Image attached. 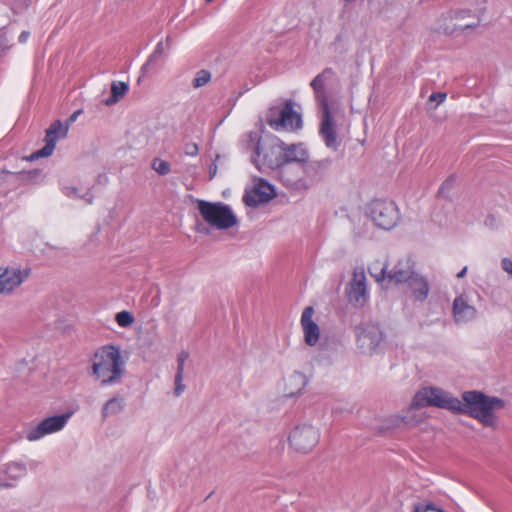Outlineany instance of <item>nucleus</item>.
Listing matches in <instances>:
<instances>
[{"label":"nucleus","mask_w":512,"mask_h":512,"mask_svg":"<svg viewBox=\"0 0 512 512\" xmlns=\"http://www.w3.org/2000/svg\"><path fill=\"white\" fill-rule=\"evenodd\" d=\"M428 406L468 415L486 427L495 428L497 418L494 411L503 409L505 401L476 390L465 391L460 400L441 388L424 387L414 395L410 407L418 409Z\"/></svg>","instance_id":"obj_1"},{"label":"nucleus","mask_w":512,"mask_h":512,"mask_svg":"<svg viewBox=\"0 0 512 512\" xmlns=\"http://www.w3.org/2000/svg\"><path fill=\"white\" fill-rule=\"evenodd\" d=\"M91 361L92 375L100 381L101 385H114L121 382L125 374V361L119 347L102 346L93 354Z\"/></svg>","instance_id":"obj_2"},{"label":"nucleus","mask_w":512,"mask_h":512,"mask_svg":"<svg viewBox=\"0 0 512 512\" xmlns=\"http://www.w3.org/2000/svg\"><path fill=\"white\" fill-rule=\"evenodd\" d=\"M247 148L254 150L252 162L259 171L267 169L277 170L283 165V149L282 141L263 146L261 137L258 132H250L248 134Z\"/></svg>","instance_id":"obj_3"},{"label":"nucleus","mask_w":512,"mask_h":512,"mask_svg":"<svg viewBox=\"0 0 512 512\" xmlns=\"http://www.w3.org/2000/svg\"><path fill=\"white\" fill-rule=\"evenodd\" d=\"M266 122L276 131H295L303 126L301 114L294 110L292 100L271 106L266 113Z\"/></svg>","instance_id":"obj_4"},{"label":"nucleus","mask_w":512,"mask_h":512,"mask_svg":"<svg viewBox=\"0 0 512 512\" xmlns=\"http://www.w3.org/2000/svg\"><path fill=\"white\" fill-rule=\"evenodd\" d=\"M197 208L204 221L219 230H227L238 222L232 209L222 202L197 200Z\"/></svg>","instance_id":"obj_5"},{"label":"nucleus","mask_w":512,"mask_h":512,"mask_svg":"<svg viewBox=\"0 0 512 512\" xmlns=\"http://www.w3.org/2000/svg\"><path fill=\"white\" fill-rule=\"evenodd\" d=\"M368 214L379 228L390 230L397 224L399 210L393 201L376 199L368 205Z\"/></svg>","instance_id":"obj_6"},{"label":"nucleus","mask_w":512,"mask_h":512,"mask_svg":"<svg viewBox=\"0 0 512 512\" xmlns=\"http://www.w3.org/2000/svg\"><path fill=\"white\" fill-rule=\"evenodd\" d=\"M0 295L10 296L24 282H26L32 273L29 266H21L19 264L9 265L0 268Z\"/></svg>","instance_id":"obj_7"},{"label":"nucleus","mask_w":512,"mask_h":512,"mask_svg":"<svg viewBox=\"0 0 512 512\" xmlns=\"http://www.w3.org/2000/svg\"><path fill=\"white\" fill-rule=\"evenodd\" d=\"M319 439V431L311 425L304 424L292 430L289 436V443L296 451L308 453L317 445Z\"/></svg>","instance_id":"obj_8"},{"label":"nucleus","mask_w":512,"mask_h":512,"mask_svg":"<svg viewBox=\"0 0 512 512\" xmlns=\"http://www.w3.org/2000/svg\"><path fill=\"white\" fill-rule=\"evenodd\" d=\"M72 416L71 412L54 415L43 419L39 424L26 431V439L37 441L46 435L61 431Z\"/></svg>","instance_id":"obj_9"},{"label":"nucleus","mask_w":512,"mask_h":512,"mask_svg":"<svg viewBox=\"0 0 512 512\" xmlns=\"http://www.w3.org/2000/svg\"><path fill=\"white\" fill-rule=\"evenodd\" d=\"M357 345L363 353H372L383 340L379 326L373 323H362L355 328Z\"/></svg>","instance_id":"obj_10"},{"label":"nucleus","mask_w":512,"mask_h":512,"mask_svg":"<svg viewBox=\"0 0 512 512\" xmlns=\"http://www.w3.org/2000/svg\"><path fill=\"white\" fill-rule=\"evenodd\" d=\"M68 133V125H64L60 120L54 121L46 130L45 145L41 149L32 153L28 160H36L42 157L50 156L59 139L65 138Z\"/></svg>","instance_id":"obj_11"},{"label":"nucleus","mask_w":512,"mask_h":512,"mask_svg":"<svg viewBox=\"0 0 512 512\" xmlns=\"http://www.w3.org/2000/svg\"><path fill=\"white\" fill-rule=\"evenodd\" d=\"M332 159L325 158L321 160L306 161L302 167L303 180L306 187L304 190L309 189L313 185L322 181L329 173L332 166Z\"/></svg>","instance_id":"obj_12"},{"label":"nucleus","mask_w":512,"mask_h":512,"mask_svg":"<svg viewBox=\"0 0 512 512\" xmlns=\"http://www.w3.org/2000/svg\"><path fill=\"white\" fill-rule=\"evenodd\" d=\"M274 197V187L265 180L260 179L251 191L245 193L243 202L249 207H257L267 203Z\"/></svg>","instance_id":"obj_13"},{"label":"nucleus","mask_w":512,"mask_h":512,"mask_svg":"<svg viewBox=\"0 0 512 512\" xmlns=\"http://www.w3.org/2000/svg\"><path fill=\"white\" fill-rule=\"evenodd\" d=\"M302 167L303 165L290 163H285L281 165L277 169L280 180L287 187L297 190H304V187H306V185L303 180Z\"/></svg>","instance_id":"obj_14"},{"label":"nucleus","mask_w":512,"mask_h":512,"mask_svg":"<svg viewBox=\"0 0 512 512\" xmlns=\"http://www.w3.org/2000/svg\"><path fill=\"white\" fill-rule=\"evenodd\" d=\"M322 112V120L319 129V134L321 135L325 145L336 151L339 147V141L336 131V124L334 122L330 107L321 109Z\"/></svg>","instance_id":"obj_15"},{"label":"nucleus","mask_w":512,"mask_h":512,"mask_svg":"<svg viewBox=\"0 0 512 512\" xmlns=\"http://www.w3.org/2000/svg\"><path fill=\"white\" fill-rule=\"evenodd\" d=\"M334 75V70L330 67H327L311 81L310 85L314 91L315 99L320 109L330 107L328 102V95L326 92V82Z\"/></svg>","instance_id":"obj_16"},{"label":"nucleus","mask_w":512,"mask_h":512,"mask_svg":"<svg viewBox=\"0 0 512 512\" xmlns=\"http://www.w3.org/2000/svg\"><path fill=\"white\" fill-rule=\"evenodd\" d=\"M366 276L363 269H355L348 288V299L355 304H363L366 300Z\"/></svg>","instance_id":"obj_17"},{"label":"nucleus","mask_w":512,"mask_h":512,"mask_svg":"<svg viewBox=\"0 0 512 512\" xmlns=\"http://www.w3.org/2000/svg\"><path fill=\"white\" fill-rule=\"evenodd\" d=\"M40 175V170H31L29 172L13 173L6 170L0 172V193L6 195L16 184L18 180L32 181Z\"/></svg>","instance_id":"obj_18"},{"label":"nucleus","mask_w":512,"mask_h":512,"mask_svg":"<svg viewBox=\"0 0 512 512\" xmlns=\"http://www.w3.org/2000/svg\"><path fill=\"white\" fill-rule=\"evenodd\" d=\"M314 309L308 306L301 315V325L304 331V339L307 345L315 346L320 338V328L316 322L312 320Z\"/></svg>","instance_id":"obj_19"},{"label":"nucleus","mask_w":512,"mask_h":512,"mask_svg":"<svg viewBox=\"0 0 512 512\" xmlns=\"http://www.w3.org/2000/svg\"><path fill=\"white\" fill-rule=\"evenodd\" d=\"M477 315V310L469 304L466 295L461 294L453 301V317L456 323H466L473 320Z\"/></svg>","instance_id":"obj_20"},{"label":"nucleus","mask_w":512,"mask_h":512,"mask_svg":"<svg viewBox=\"0 0 512 512\" xmlns=\"http://www.w3.org/2000/svg\"><path fill=\"white\" fill-rule=\"evenodd\" d=\"M283 164H304L309 159V152L303 143L286 144L282 141Z\"/></svg>","instance_id":"obj_21"},{"label":"nucleus","mask_w":512,"mask_h":512,"mask_svg":"<svg viewBox=\"0 0 512 512\" xmlns=\"http://www.w3.org/2000/svg\"><path fill=\"white\" fill-rule=\"evenodd\" d=\"M414 273L413 263L410 259H401L393 269L388 272L387 280L395 284L406 283Z\"/></svg>","instance_id":"obj_22"},{"label":"nucleus","mask_w":512,"mask_h":512,"mask_svg":"<svg viewBox=\"0 0 512 512\" xmlns=\"http://www.w3.org/2000/svg\"><path fill=\"white\" fill-rule=\"evenodd\" d=\"M409 288L412 291L414 298L418 301H424L427 299L430 291L429 283L427 279L417 273H414L412 277L407 281Z\"/></svg>","instance_id":"obj_23"},{"label":"nucleus","mask_w":512,"mask_h":512,"mask_svg":"<svg viewBox=\"0 0 512 512\" xmlns=\"http://www.w3.org/2000/svg\"><path fill=\"white\" fill-rule=\"evenodd\" d=\"M453 19L455 20L454 30L464 31L466 29H473L480 24V18L476 15H471L469 10L454 12Z\"/></svg>","instance_id":"obj_24"},{"label":"nucleus","mask_w":512,"mask_h":512,"mask_svg":"<svg viewBox=\"0 0 512 512\" xmlns=\"http://www.w3.org/2000/svg\"><path fill=\"white\" fill-rule=\"evenodd\" d=\"M307 384L306 376L298 371H294L286 380L285 391L289 397L299 394Z\"/></svg>","instance_id":"obj_25"},{"label":"nucleus","mask_w":512,"mask_h":512,"mask_svg":"<svg viewBox=\"0 0 512 512\" xmlns=\"http://www.w3.org/2000/svg\"><path fill=\"white\" fill-rule=\"evenodd\" d=\"M189 358V353L185 350H182L177 357V371L175 375V389L174 394L175 396H180L184 390L185 385L183 384V378H184V366L185 362Z\"/></svg>","instance_id":"obj_26"},{"label":"nucleus","mask_w":512,"mask_h":512,"mask_svg":"<svg viewBox=\"0 0 512 512\" xmlns=\"http://www.w3.org/2000/svg\"><path fill=\"white\" fill-rule=\"evenodd\" d=\"M129 91V85L126 82H112L111 96L105 100L107 106L116 104Z\"/></svg>","instance_id":"obj_27"},{"label":"nucleus","mask_w":512,"mask_h":512,"mask_svg":"<svg viewBox=\"0 0 512 512\" xmlns=\"http://www.w3.org/2000/svg\"><path fill=\"white\" fill-rule=\"evenodd\" d=\"M124 408L123 399L120 397H113L109 399L102 407L101 414L105 419L109 416L120 413Z\"/></svg>","instance_id":"obj_28"},{"label":"nucleus","mask_w":512,"mask_h":512,"mask_svg":"<svg viewBox=\"0 0 512 512\" xmlns=\"http://www.w3.org/2000/svg\"><path fill=\"white\" fill-rule=\"evenodd\" d=\"M163 53H164L163 42L160 41L157 43L154 51L151 53V55L148 57L146 62L141 67V73L143 75H145L150 70V68L157 63V61L160 59V57L163 55Z\"/></svg>","instance_id":"obj_29"},{"label":"nucleus","mask_w":512,"mask_h":512,"mask_svg":"<svg viewBox=\"0 0 512 512\" xmlns=\"http://www.w3.org/2000/svg\"><path fill=\"white\" fill-rule=\"evenodd\" d=\"M387 268V264H380L379 262H375L368 268V270L370 275L375 279V281L380 283L387 279Z\"/></svg>","instance_id":"obj_30"},{"label":"nucleus","mask_w":512,"mask_h":512,"mask_svg":"<svg viewBox=\"0 0 512 512\" xmlns=\"http://www.w3.org/2000/svg\"><path fill=\"white\" fill-rule=\"evenodd\" d=\"M211 77V72L206 69L197 71L192 81L193 88L198 89L207 85L211 81Z\"/></svg>","instance_id":"obj_31"},{"label":"nucleus","mask_w":512,"mask_h":512,"mask_svg":"<svg viewBox=\"0 0 512 512\" xmlns=\"http://www.w3.org/2000/svg\"><path fill=\"white\" fill-rule=\"evenodd\" d=\"M26 473V467L25 465L21 463H10L6 467V474L8 477L17 479L19 477L24 476Z\"/></svg>","instance_id":"obj_32"},{"label":"nucleus","mask_w":512,"mask_h":512,"mask_svg":"<svg viewBox=\"0 0 512 512\" xmlns=\"http://www.w3.org/2000/svg\"><path fill=\"white\" fill-rule=\"evenodd\" d=\"M152 168L160 175H167L171 170L169 162L162 160L160 158H155L153 160Z\"/></svg>","instance_id":"obj_33"},{"label":"nucleus","mask_w":512,"mask_h":512,"mask_svg":"<svg viewBox=\"0 0 512 512\" xmlns=\"http://www.w3.org/2000/svg\"><path fill=\"white\" fill-rule=\"evenodd\" d=\"M115 320L119 326L128 327L134 322V317L129 311H121L116 314Z\"/></svg>","instance_id":"obj_34"},{"label":"nucleus","mask_w":512,"mask_h":512,"mask_svg":"<svg viewBox=\"0 0 512 512\" xmlns=\"http://www.w3.org/2000/svg\"><path fill=\"white\" fill-rule=\"evenodd\" d=\"M414 512H444L443 510L437 508L432 502H428L425 504H417L414 506Z\"/></svg>","instance_id":"obj_35"},{"label":"nucleus","mask_w":512,"mask_h":512,"mask_svg":"<svg viewBox=\"0 0 512 512\" xmlns=\"http://www.w3.org/2000/svg\"><path fill=\"white\" fill-rule=\"evenodd\" d=\"M8 33H9L8 29L4 28V29L0 30V50L3 52L8 50L11 47L10 38L8 36Z\"/></svg>","instance_id":"obj_36"},{"label":"nucleus","mask_w":512,"mask_h":512,"mask_svg":"<svg viewBox=\"0 0 512 512\" xmlns=\"http://www.w3.org/2000/svg\"><path fill=\"white\" fill-rule=\"evenodd\" d=\"M455 183V178L453 176L447 178L441 185L438 194L441 196H445L453 187Z\"/></svg>","instance_id":"obj_37"},{"label":"nucleus","mask_w":512,"mask_h":512,"mask_svg":"<svg viewBox=\"0 0 512 512\" xmlns=\"http://www.w3.org/2000/svg\"><path fill=\"white\" fill-rule=\"evenodd\" d=\"M446 97L447 94L445 92H435L429 96L428 103L436 102L439 105L445 101Z\"/></svg>","instance_id":"obj_38"},{"label":"nucleus","mask_w":512,"mask_h":512,"mask_svg":"<svg viewBox=\"0 0 512 512\" xmlns=\"http://www.w3.org/2000/svg\"><path fill=\"white\" fill-rule=\"evenodd\" d=\"M199 148L196 143H187L185 145V154L188 156H196L198 154Z\"/></svg>","instance_id":"obj_39"},{"label":"nucleus","mask_w":512,"mask_h":512,"mask_svg":"<svg viewBox=\"0 0 512 512\" xmlns=\"http://www.w3.org/2000/svg\"><path fill=\"white\" fill-rule=\"evenodd\" d=\"M502 269L512 276V260L510 258H503L501 261Z\"/></svg>","instance_id":"obj_40"},{"label":"nucleus","mask_w":512,"mask_h":512,"mask_svg":"<svg viewBox=\"0 0 512 512\" xmlns=\"http://www.w3.org/2000/svg\"><path fill=\"white\" fill-rule=\"evenodd\" d=\"M63 193L68 197H80V195L78 194V189L76 187H64Z\"/></svg>","instance_id":"obj_41"},{"label":"nucleus","mask_w":512,"mask_h":512,"mask_svg":"<svg viewBox=\"0 0 512 512\" xmlns=\"http://www.w3.org/2000/svg\"><path fill=\"white\" fill-rule=\"evenodd\" d=\"M30 36V33L28 31H22L21 34L18 37L19 43H26L28 38Z\"/></svg>","instance_id":"obj_42"},{"label":"nucleus","mask_w":512,"mask_h":512,"mask_svg":"<svg viewBox=\"0 0 512 512\" xmlns=\"http://www.w3.org/2000/svg\"><path fill=\"white\" fill-rule=\"evenodd\" d=\"M16 2L20 8H27L32 3V0H16Z\"/></svg>","instance_id":"obj_43"},{"label":"nucleus","mask_w":512,"mask_h":512,"mask_svg":"<svg viewBox=\"0 0 512 512\" xmlns=\"http://www.w3.org/2000/svg\"><path fill=\"white\" fill-rule=\"evenodd\" d=\"M80 113H81V111H80V110L75 111V112H74V113H73V114L68 118V120H67V122H66V124H65V125H68V126H69L71 123H73V122L76 120L77 116H78Z\"/></svg>","instance_id":"obj_44"},{"label":"nucleus","mask_w":512,"mask_h":512,"mask_svg":"<svg viewBox=\"0 0 512 512\" xmlns=\"http://www.w3.org/2000/svg\"><path fill=\"white\" fill-rule=\"evenodd\" d=\"M80 197L83 198L88 204H91L93 201V196L89 192H87L85 195L80 196Z\"/></svg>","instance_id":"obj_45"},{"label":"nucleus","mask_w":512,"mask_h":512,"mask_svg":"<svg viewBox=\"0 0 512 512\" xmlns=\"http://www.w3.org/2000/svg\"><path fill=\"white\" fill-rule=\"evenodd\" d=\"M467 273V267H464L458 274L457 278H463Z\"/></svg>","instance_id":"obj_46"},{"label":"nucleus","mask_w":512,"mask_h":512,"mask_svg":"<svg viewBox=\"0 0 512 512\" xmlns=\"http://www.w3.org/2000/svg\"><path fill=\"white\" fill-rule=\"evenodd\" d=\"M198 231H200L202 233H208L209 229H207V228H200V225H198Z\"/></svg>","instance_id":"obj_47"},{"label":"nucleus","mask_w":512,"mask_h":512,"mask_svg":"<svg viewBox=\"0 0 512 512\" xmlns=\"http://www.w3.org/2000/svg\"><path fill=\"white\" fill-rule=\"evenodd\" d=\"M154 301H155V305H158V304H159V297L157 296V297L154 299Z\"/></svg>","instance_id":"obj_48"},{"label":"nucleus","mask_w":512,"mask_h":512,"mask_svg":"<svg viewBox=\"0 0 512 512\" xmlns=\"http://www.w3.org/2000/svg\"><path fill=\"white\" fill-rule=\"evenodd\" d=\"M166 42H167V45H169V44H170V42H171V38H170L169 36L166 38Z\"/></svg>","instance_id":"obj_49"},{"label":"nucleus","mask_w":512,"mask_h":512,"mask_svg":"<svg viewBox=\"0 0 512 512\" xmlns=\"http://www.w3.org/2000/svg\"><path fill=\"white\" fill-rule=\"evenodd\" d=\"M0 486H1V487H8V486H9V484H7V483H3V484H1Z\"/></svg>","instance_id":"obj_50"},{"label":"nucleus","mask_w":512,"mask_h":512,"mask_svg":"<svg viewBox=\"0 0 512 512\" xmlns=\"http://www.w3.org/2000/svg\"><path fill=\"white\" fill-rule=\"evenodd\" d=\"M207 2H212L213 0H206Z\"/></svg>","instance_id":"obj_51"}]
</instances>
